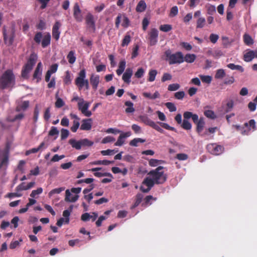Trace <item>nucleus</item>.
Masks as SVG:
<instances>
[{
    "mask_svg": "<svg viewBox=\"0 0 257 257\" xmlns=\"http://www.w3.org/2000/svg\"><path fill=\"white\" fill-rule=\"evenodd\" d=\"M163 169V167L160 166L147 174L140 187L142 192L147 193L155 184H162L166 181L167 177Z\"/></svg>",
    "mask_w": 257,
    "mask_h": 257,
    "instance_id": "obj_1",
    "label": "nucleus"
},
{
    "mask_svg": "<svg viewBox=\"0 0 257 257\" xmlns=\"http://www.w3.org/2000/svg\"><path fill=\"white\" fill-rule=\"evenodd\" d=\"M15 84V76L11 70L6 71L0 78V87L2 88L12 87Z\"/></svg>",
    "mask_w": 257,
    "mask_h": 257,
    "instance_id": "obj_2",
    "label": "nucleus"
},
{
    "mask_svg": "<svg viewBox=\"0 0 257 257\" xmlns=\"http://www.w3.org/2000/svg\"><path fill=\"white\" fill-rule=\"evenodd\" d=\"M165 55L170 64H180L184 62V56L181 52L172 54L171 50L169 49L165 51Z\"/></svg>",
    "mask_w": 257,
    "mask_h": 257,
    "instance_id": "obj_3",
    "label": "nucleus"
},
{
    "mask_svg": "<svg viewBox=\"0 0 257 257\" xmlns=\"http://www.w3.org/2000/svg\"><path fill=\"white\" fill-rule=\"evenodd\" d=\"M75 82L79 90L81 89L84 87H85L86 89H89V82L86 78V71L84 69H82L79 72L78 76L75 79Z\"/></svg>",
    "mask_w": 257,
    "mask_h": 257,
    "instance_id": "obj_4",
    "label": "nucleus"
},
{
    "mask_svg": "<svg viewBox=\"0 0 257 257\" xmlns=\"http://www.w3.org/2000/svg\"><path fill=\"white\" fill-rule=\"evenodd\" d=\"M37 58L38 56L37 54L33 53L31 55L27 63L25 65L22 70V76L23 78H27L28 77V74L35 64Z\"/></svg>",
    "mask_w": 257,
    "mask_h": 257,
    "instance_id": "obj_5",
    "label": "nucleus"
},
{
    "mask_svg": "<svg viewBox=\"0 0 257 257\" xmlns=\"http://www.w3.org/2000/svg\"><path fill=\"white\" fill-rule=\"evenodd\" d=\"M89 105V102L85 101L84 99H80L79 102H78L79 110L83 114L87 117L92 115L91 112L88 110Z\"/></svg>",
    "mask_w": 257,
    "mask_h": 257,
    "instance_id": "obj_6",
    "label": "nucleus"
},
{
    "mask_svg": "<svg viewBox=\"0 0 257 257\" xmlns=\"http://www.w3.org/2000/svg\"><path fill=\"white\" fill-rule=\"evenodd\" d=\"M139 118L140 121L145 124L149 125L159 132H163V130L155 122L150 119L147 116L141 115L139 116Z\"/></svg>",
    "mask_w": 257,
    "mask_h": 257,
    "instance_id": "obj_7",
    "label": "nucleus"
},
{
    "mask_svg": "<svg viewBox=\"0 0 257 257\" xmlns=\"http://www.w3.org/2000/svg\"><path fill=\"white\" fill-rule=\"evenodd\" d=\"M121 22V25L124 28H127L130 24L128 19L124 14H119L116 17L115 20V26L118 28L120 23Z\"/></svg>",
    "mask_w": 257,
    "mask_h": 257,
    "instance_id": "obj_8",
    "label": "nucleus"
},
{
    "mask_svg": "<svg viewBox=\"0 0 257 257\" xmlns=\"http://www.w3.org/2000/svg\"><path fill=\"white\" fill-rule=\"evenodd\" d=\"M159 32L156 29H152L148 34L149 44L151 46L155 45L158 42Z\"/></svg>",
    "mask_w": 257,
    "mask_h": 257,
    "instance_id": "obj_9",
    "label": "nucleus"
},
{
    "mask_svg": "<svg viewBox=\"0 0 257 257\" xmlns=\"http://www.w3.org/2000/svg\"><path fill=\"white\" fill-rule=\"evenodd\" d=\"M207 149L210 153L214 155H219L223 151V148L222 146L215 144L207 145Z\"/></svg>",
    "mask_w": 257,
    "mask_h": 257,
    "instance_id": "obj_10",
    "label": "nucleus"
},
{
    "mask_svg": "<svg viewBox=\"0 0 257 257\" xmlns=\"http://www.w3.org/2000/svg\"><path fill=\"white\" fill-rule=\"evenodd\" d=\"M14 31L12 28L8 29H5L4 31V36L5 43L8 45H11L13 41Z\"/></svg>",
    "mask_w": 257,
    "mask_h": 257,
    "instance_id": "obj_11",
    "label": "nucleus"
},
{
    "mask_svg": "<svg viewBox=\"0 0 257 257\" xmlns=\"http://www.w3.org/2000/svg\"><path fill=\"white\" fill-rule=\"evenodd\" d=\"M8 159V150L7 149L0 150V168L7 165Z\"/></svg>",
    "mask_w": 257,
    "mask_h": 257,
    "instance_id": "obj_12",
    "label": "nucleus"
},
{
    "mask_svg": "<svg viewBox=\"0 0 257 257\" xmlns=\"http://www.w3.org/2000/svg\"><path fill=\"white\" fill-rule=\"evenodd\" d=\"M86 23L87 28L92 32H94L95 30V21L94 20L93 16L90 14H88L86 17Z\"/></svg>",
    "mask_w": 257,
    "mask_h": 257,
    "instance_id": "obj_13",
    "label": "nucleus"
},
{
    "mask_svg": "<svg viewBox=\"0 0 257 257\" xmlns=\"http://www.w3.org/2000/svg\"><path fill=\"white\" fill-rule=\"evenodd\" d=\"M42 69V64L41 62H39L33 74V79L36 80L37 82H38L41 79Z\"/></svg>",
    "mask_w": 257,
    "mask_h": 257,
    "instance_id": "obj_14",
    "label": "nucleus"
},
{
    "mask_svg": "<svg viewBox=\"0 0 257 257\" xmlns=\"http://www.w3.org/2000/svg\"><path fill=\"white\" fill-rule=\"evenodd\" d=\"M73 15L74 18L77 22H81L83 20V16L81 11L78 5L76 3L73 8Z\"/></svg>",
    "mask_w": 257,
    "mask_h": 257,
    "instance_id": "obj_15",
    "label": "nucleus"
},
{
    "mask_svg": "<svg viewBox=\"0 0 257 257\" xmlns=\"http://www.w3.org/2000/svg\"><path fill=\"white\" fill-rule=\"evenodd\" d=\"M256 58V52L253 50H247L244 52L243 60L244 61L248 62L251 61L253 58Z\"/></svg>",
    "mask_w": 257,
    "mask_h": 257,
    "instance_id": "obj_16",
    "label": "nucleus"
},
{
    "mask_svg": "<svg viewBox=\"0 0 257 257\" xmlns=\"http://www.w3.org/2000/svg\"><path fill=\"white\" fill-rule=\"evenodd\" d=\"M61 26V23L57 21L54 25L52 28V36L56 39L58 40L59 39L60 31L59 29Z\"/></svg>",
    "mask_w": 257,
    "mask_h": 257,
    "instance_id": "obj_17",
    "label": "nucleus"
},
{
    "mask_svg": "<svg viewBox=\"0 0 257 257\" xmlns=\"http://www.w3.org/2000/svg\"><path fill=\"white\" fill-rule=\"evenodd\" d=\"M79 198L78 195H73L72 193L68 189L66 190L65 192V200L67 202H75Z\"/></svg>",
    "mask_w": 257,
    "mask_h": 257,
    "instance_id": "obj_18",
    "label": "nucleus"
},
{
    "mask_svg": "<svg viewBox=\"0 0 257 257\" xmlns=\"http://www.w3.org/2000/svg\"><path fill=\"white\" fill-rule=\"evenodd\" d=\"M92 120L91 118L84 119L82 121L80 129L83 131H89L92 127Z\"/></svg>",
    "mask_w": 257,
    "mask_h": 257,
    "instance_id": "obj_19",
    "label": "nucleus"
},
{
    "mask_svg": "<svg viewBox=\"0 0 257 257\" xmlns=\"http://www.w3.org/2000/svg\"><path fill=\"white\" fill-rule=\"evenodd\" d=\"M102 170L101 168H94L89 170V171L94 172V175L97 177H102L105 176H111V174L108 172L101 171Z\"/></svg>",
    "mask_w": 257,
    "mask_h": 257,
    "instance_id": "obj_20",
    "label": "nucleus"
},
{
    "mask_svg": "<svg viewBox=\"0 0 257 257\" xmlns=\"http://www.w3.org/2000/svg\"><path fill=\"white\" fill-rule=\"evenodd\" d=\"M90 81L92 88L94 90H96L100 82V77L99 75L92 74L90 78Z\"/></svg>",
    "mask_w": 257,
    "mask_h": 257,
    "instance_id": "obj_21",
    "label": "nucleus"
},
{
    "mask_svg": "<svg viewBox=\"0 0 257 257\" xmlns=\"http://www.w3.org/2000/svg\"><path fill=\"white\" fill-rule=\"evenodd\" d=\"M133 75V70L132 68H127L125 72L122 75V79L124 82L129 84L131 82V78Z\"/></svg>",
    "mask_w": 257,
    "mask_h": 257,
    "instance_id": "obj_22",
    "label": "nucleus"
},
{
    "mask_svg": "<svg viewBox=\"0 0 257 257\" xmlns=\"http://www.w3.org/2000/svg\"><path fill=\"white\" fill-rule=\"evenodd\" d=\"M97 217L98 214L96 212H93L91 215L88 213H85L81 215V219L84 221H87L91 219L94 221Z\"/></svg>",
    "mask_w": 257,
    "mask_h": 257,
    "instance_id": "obj_23",
    "label": "nucleus"
},
{
    "mask_svg": "<svg viewBox=\"0 0 257 257\" xmlns=\"http://www.w3.org/2000/svg\"><path fill=\"white\" fill-rule=\"evenodd\" d=\"M51 35L50 33H45L43 34V39L41 42V45L43 48L48 46L50 43Z\"/></svg>",
    "mask_w": 257,
    "mask_h": 257,
    "instance_id": "obj_24",
    "label": "nucleus"
},
{
    "mask_svg": "<svg viewBox=\"0 0 257 257\" xmlns=\"http://www.w3.org/2000/svg\"><path fill=\"white\" fill-rule=\"evenodd\" d=\"M245 130L244 132H242V134H246V130L247 131H254L255 128V122L253 119H251L248 123H245Z\"/></svg>",
    "mask_w": 257,
    "mask_h": 257,
    "instance_id": "obj_25",
    "label": "nucleus"
},
{
    "mask_svg": "<svg viewBox=\"0 0 257 257\" xmlns=\"http://www.w3.org/2000/svg\"><path fill=\"white\" fill-rule=\"evenodd\" d=\"M35 185V182H31L29 183L26 186L24 184V183H22L21 184L19 185L16 188V190H17V191H22V190H28V189L32 188L33 187H34Z\"/></svg>",
    "mask_w": 257,
    "mask_h": 257,
    "instance_id": "obj_26",
    "label": "nucleus"
},
{
    "mask_svg": "<svg viewBox=\"0 0 257 257\" xmlns=\"http://www.w3.org/2000/svg\"><path fill=\"white\" fill-rule=\"evenodd\" d=\"M73 209V206H70L69 209L65 210L63 212V218H65V223L68 224L69 222V216Z\"/></svg>",
    "mask_w": 257,
    "mask_h": 257,
    "instance_id": "obj_27",
    "label": "nucleus"
},
{
    "mask_svg": "<svg viewBox=\"0 0 257 257\" xmlns=\"http://www.w3.org/2000/svg\"><path fill=\"white\" fill-rule=\"evenodd\" d=\"M196 59V55L194 54H187L184 56V62H186L189 63H192L194 62Z\"/></svg>",
    "mask_w": 257,
    "mask_h": 257,
    "instance_id": "obj_28",
    "label": "nucleus"
},
{
    "mask_svg": "<svg viewBox=\"0 0 257 257\" xmlns=\"http://www.w3.org/2000/svg\"><path fill=\"white\" fill-rule=\"evenodd\" d=\"M126 66L125 60H123L119 62L118 68L116 70V73L118 75H120L124 71Z\"/></svg>",
    "mask_w": 257,
    "mask_h": 257,
    "instance_id": "obj_29",
    "label": "nucleus"
},
{
    "mask_svg": "<svg viewBox=\"0 0 257 257\" xmlns=\"http://www.w3.org/2000/svg\"><path fill=\"white\" fill-rule=\"evenodd\" d=\"M143 95L144 97L151 99H155L160 97V93L157 91H156L153 94H152L150 92H145L143 93Z\"/></svg>",
    "mask_w": 257,
    "mask_h": 257,
    "instance_id": "obj_30",
    "label": "nucleus"
},
{
    "mask_svg": "<svg viewBox=\"0 0 257 257\" xmlns=\"http://www.w3.org/2000/svg\"><path fill=\"white\" fill-rule=\"evenodd\" d=\"M125 105L127 107L125 110L126 113H133L135 111L134 107V104L130 101H127L125 102Z\"/></svg>",
    "mask_w": 257,
    "mask_h": 257,
    "instance_id": "obj_31",
    "label": "nucleus"
},
{
    "mask_svg": "<svg viewBox=\"0 0 257 257\" xmlns=\"http://www.w3.org/2000/svg\"><path fill=\"white\" fill-rule=\"evenodd\" d=\"M147 7L146 4L144 1H141L139 2L136 7V11L138 12H144Z\"/></svg>",
    "mask_w": 257,
    "mask_h": 257,
    "instance_id": "obj_32",
    "label": "nucleus"
},
{
    "mask_svg": "<svg viewBox=\"0 0 257 257\" xmlns=\"http://www.w3.org/2000/svg\"><path fill=\"white\" fill-rule=\"evenodd\" d=\"M69 143L72 147L77 150H80L81 148V141H77L75 139H70L69 141Z\"/></svg>",
    "mask_w": 257,
    "mask_h": 257,
    "instance_id": "obj_33",
    "label": "nucleus"
},
{
    "mask_svg": "<svg viewBox=\"0 0 257 257\" xmlns=\"http://www.w3.org/2000/svg\"><path fill=\"white\" fill-rule=\"evenodd\" d=\"M227 67L231 70H237L240 72H243L244 71L242 66L239 65H235L233 63H230L227 65Z\"/></svg>",
    "mask_w": 257,
    "mask_h": 257,
    "instance_id": "obj_34",
    "label": "nucleus"
},
{
    "mask_svg": "<svg viewBox=\"0 0 257 257\" xmlns=\"http://www.w3.org/2000/svg\"><path fill=\"white\" fill-rule=\"evenodd\" d=\"M157 71L155 69H151L148 73V79L150 82H153L155 80L156 76L157 74Z\"/></svg>",
    "mask_w": 257,
    "mask_h": 257,
    "instance_id": "obj_35",
    "label": "nucleus"
},
{
    "mask_svg": "<svg viewBox=\"0 0 257 257\" xmlns=\"http://www.w3.org/2000/svg\"><path fill=\"white\" fill-rule=\"evenodd\" d=\"M112 162L108 160H102V161H95L90 163V165H108L111 164Z\"/></svg>",
    "mask_w": 257,
    "mask_h": 257,
    "instance_id": "obj_36",
    "label": "nucleus"
},
{
    "mask_svg": "<svg viewBox=\"0 0 257 257\" xmlns=\"http://www.w3.org/2000/svg\"><path fill=\"white\" fill-rule=\"evenodd\" d=\"M67 58L70 64H73L76 61V57L75 56V52L73 51H71L67 55Z\"/></svg>",
    "mask_w": 257,
    "mask_h": 257,
    "instance_id": "obj_37",
    "label": "nucleus"
},
{
    "mask_svg": "<svg viewBox=\"0 0 257 257\" xmlns=\"http://www.w3.org/2000/svg\"><path fill=\"white\" fill-rule=\"evenodd\" d=\"M243 41L245 44L247 45H252L253 41L251 37L247 34H245L243 35Z\"/></svg>",
    "mask_w": 257,
    "mask_h": 257,
    "instance_id": "obj_38",
    "label": "nucleus"
},
{
    "mask_svg": "<svg viewBox=\"0 0 257 257\" xmlns=\"http://www.w3.org/2000/svg\"><path fill=\"white\" fill-rule=\"evenodd\" d=\"M197 124V131L198 133H201L203 130L205 122L202 118H200L199 121L196 123Z\"/></svg>",
    "mask_w": 257,
    "mask_h": 257,
    "instance_id": "obj_39",
    "label": "nucleus"
},
{
    "mask_svg": "<svg viewBox=\"0 0 257 257\" xmlns=\"http://www.w3.org/2000/svg\"><path fill=\"white\" fill-rule=\"evenodd\" d=\"M146 140L141 138H136L132 140L130 143V145L132 146H135L137 147L138 146V144L139 143H143L145 142Z\"/></svg>",
    "mask_w": 257,
    "mask_h": 257,
    "instance_id": "obj_40",
    "label": "nucleus"
},
{
    "mask_svg": "<svg viewBox=\"0 0 257 257\" xmlns=\"http://www.w3.org/2000/svg\"><path fill=\"white\" fill-rule=\"evenodd\" d=\"M225 76V71L222 69H218L215 75V78L216 79H222Z\"/></svg>",
    "mask_w": 257,
    "mask_h": 257,
    "instance_id": "obj_41",
    "label": "nucleus"
},
{
    "mask_svg": "<svg viewBox=\"0 0 257 257\" xmlns=\"http://www.w3.org/2000/svg\"><path fill=\"white\" fill-rule=\"evenodd\" d=\"M234 101L232 99H229L227 100L225 107L226 112L230 111L233 107Z\"/></svg>",
    "mask_w": 257,
    "mask_h": 257,
    "instance_id": "obj_42",
    "label": "nucleus"
},
{
    "mask_svg": "<svg viewBox=\"0 0 257 257\" xmlns=\"http://www.w3.org/2000/svg\"><path fill=\"white\" fill-rule=\"evenodd\" d=\"M45 145V143L44 142L42 143L40 146L37 148H33L31 150L27 151L26 153L27 155H28L31 153H35L39 151L41 148H42Z\"/></svg>",
    "mask_w": 257,
    "mask_h": 257,
    "instance_id": "obj_43",
    "label": "nucleus"
},
{
    "mask_svg": "<svg viewBox=\"0 0 257 257\" xmlns=\"http://www.w3.org/2000/svg\"><path fill=\"white\" fill-rule=\"evenodd\" d=\"M204 114L208 118L210 119H214L216 118V115L214 112L211 110H205Z\"/></svg>",
    "mask_w": 257,
    "mask_h": 257,
    "instance_id": "obj_44",
    "label": "nucleus"
},
{
    "mask_svg": "<svg viewBox=\"0 0 257 257\" xmlns=\"http://www.w3.org/2000/svg\"><path fill=\"white\" fill-rule=\"evenodd\" d=\"M29 106V102L28 101H24L22 102L17 107L18 110H25Z\"/></svg>",
    "mask_w": 257,
    "mask_h": 257,
    "instance_id": "obj_45",
    "label": "nucleus"
},
{
    "mask_svg": "<svg viewBox=\"0 0 257 257\" xmlns=\"http://www.w3.org/2000/svg\"><path fill=\"white\" fill-rule=\"evenodd\" d=\"M199 77L203 82L209 84L212 81V77L209 75H200Z\"/></svg>",
    "mask_w": 257,
    "mask_h": 257,
    "instance_id": "obj_46",
    "label": "nucleus"
},
{
    "mask_svg": "<svg viewBox=\"0 0 257 257\" xmlns=\"http://www.w3.org/2000/svg\"><path fill=\"white\" fill-rule=\"evenodd\" d=\"M43 189L41 187L38 188L36 190H33L30 194V196L32 198H37V196L43 192Z\"/></svg>",
    "mask_w": 257,
    "mask_h": 257,
    "instance_id": "obj_47",
    "label": "nucleus"
},
{
    "mask_svg": "<svg viewBox=\"0 0 257 257\" xmlns=\"http://www.w3.org/2000/svg\"><path fill=\"white\" fill-rule=\"evenodd\" d=\"M206 7L207 8V13L209 15H213L216 12V8L214 6L210 5V4H207L206 6Z\"/></svg>",
    "mask_w": 257,
    "mask_h": 257,
    "instance_id": "obj_48",
    "label": "nucleus"
},
{
    "mask_svg": "<svg viewBox=\"0 0 257 257\" xmlns=\"http://www.w3.org/2000/svg\"><path fill=\"white\" fill-rule=\"evenodd\" d=\"M131 37L130 35L128 34H127L124 37L123 39L122 40L121 46L122 47L127 46L130 42H131Z\"/></svg>",
    "mask_w": 257,
    "mask_h": 257,
    "instance_id": "obj_49",
    "label": "nucleus"
},
{
    "mask_svg": "<svg viewBox=\"0 0 257 257\" xmlns=\"http://www.w3.org/2000/svg\"><path fill=\"white\" fill-rule=\"evenodd\" d=\"M160 30L164 32H168L172 29V26L168 24L162 25L160 26Z\"/></svg>",
    "mask_w": 257,
    "mask_h": 257,
    "instance_id": "obj_50",
    "label": "nucleus"
},
{
    "mask_svg": "<svg viewBox=\"0 0 257 257\" xmlns=\"http://www.w3.org/2000/svg\"><path fill=\"white\" fill-rule=\"evenodd\" d=\"M205 24V19L204 18L200 17L198 18L197 21V28H203Z\"/></svg>",
    "mask_w": 257,
    "mask_h": 257,
    "instance_id": "obj_51",
    "label": "nucleus"
},
{
    "mask_svg": "<svg viewBox=\"0 0 257 257\" xmlns=\"http://www.w3.org/2000/svg\"><path fill=\"white\" fill-rule=\"evenodd\" d=\"M71 77L68 71L66 72L65 76L64 78V82L66 85H69L71 83Z\"/></svg>",
    "mask_w": 257,
    "mask_h": 257,
    "instance_id": "obj_52",
    "label": "nucleus"
},
{
    "mask_svg": "<svg viewBox=\"0 0 257 257\" xmlns=\"http://www.w3.org/2000/svg\"><path fill=\"white\" fill-rule=\"evenodd\" d=\"M180 86L178 83H173L169 85L168 89L170 91H174L179 89Z\"/></svg>",
    "mask_w": 257,
    "mask_h": 257,
    "instance_id": "obj_53",
    "label": "nucleus"
},
{
    "mask_svg": "<svg viewBox=\"0 0 257 257\" xmlns=\"http://www.w3.org/2000/svg\"><path fill=\"white\" fill-rule=\"evenodd\" d=\"M80 126L79 120H74L73 121V125L71 127V130L75 133Z\"/></svg>",
    "mask_w": 257,
    "mask_h": 257,
    "instance_id": "obj_54",
    "label": "nucleus"
},
{
    "mask_svg": "<svg viewBox=\"0 0 257 257\" xmlns=\"http://www.w3.org/2000/svg\"><path fill=\"white\" fill-rule=\"evenodd\" d=\"M162 162L161 160L152 159L149 161V164L151 167H156L161 164Z\"/></svg>",
    "mask_w": 257,
    "mask_h": 257,
    "instance_id": "obj_55",
    "label": "nucleus"
},
{
    "mask_svg": "<svg viewBox=\"0 0 257 257\" xmlns=\"http://www.w3.org/2000/svg\"><path fill=\"white\" fill-rule=\"evenodd\" d=\"M43 35L41 32H38L36 34L34 37V41L38 44L41 43L43 39Z\"/></svg>",
    "mask_w": 257,
    "mask_h": 257,
    "instance_id": "obj_56",
    "label": "nucleus"
},
{
    "mask_svg": "<svg viewBox=\"0 0 257 257\" xmlns=\"http://www.w3.org/2000/svg\"><path fill=\"white\" fill-rule=\"evenodd\" d=\"M145 70L143 68H139L135 74L136 77L140 78L142 77L145 73Z\"/></svg>",
    "mask_w": 257,
    "mask_h": 257,
    "instance_id": "obj_57",
    "label": "nucleus"
},
{
    "mask_svg": "<svg viewBox=\"0 0 257 257\" xmlns=\"http://www.w3.org/2000/svg\"><path fill=\"white\" fill-rule=\"evenodd\" d=\"M64 190L63 188H58L53 189L49 193V196L51 197L55 194H59Z\"/></svg>",
    "mask_w": 257,
    "mask_h": 257,
    "instance_id": "obj_58",
    "label": "nucleus"
},
{
    "mask_svg": "<svg viewBox=\"0 0 257 257\" xmlns=\"http://www.w3.org/2000/svg\"><path fill=\"white\" fill-rule=\"evenodd\" d=\"M115 140L114 138H113L111 136H107L102 139V140L101 141V143L107 144L108 143L113 142L115 141Z\"/></svg>",
    "mask_w": 257,
    "mask_h": 257,
    "instance_id": "obj_59",
    "label": "nucleus"
},
{
    "mask_svg": "<svg viewBox=\"0 0 257 257\" xmlns=\"http://www.w3.org/2000/svg\"><path fill=\"white\" fill-rule=\"evenodd\" d=\"M165 105L171 112L175 111L177 109L175 104L172 102H167L165 103Z\"/></svg>",
    "mask_w": 257,
    "mask_h": 257,
    "instance_id": "obj_60",
    "label": "nucleus"
},
{
    "mask_svg": "<svg viewBox=\"0 0 257 257\" xmlns=\"http://www.w3.org/2000/svg\"><path fill=\"white\" fill-rule=\"evenodd\" d=\"M57 94H56V97L57 99V100L55 102V106L58 108H60L64 106V102L63 101V100L57 97Z\"/></svg>",
    "mask_w": 257,
    "mask_h": 257,
    "instance_id": "obj_61",
    "label": "nucleus"
},
{
    "mask_svg": "<svg viewBox=\"0 0 257 257\" xmlns=\"http://www.w3.org/2000/svg\"><path fill=\"white\" fill-rule=\"evenodd\" d=\"M182 126L183 128L188 130L191 128L192 125L188 120L184 119Z\"/></svg>",
    "mask_w": 257,
    "mask_h": 257,
    "instance_id": "obj_62",
    "label": "nucleus"
},
{
    "mask_svg": "<svg viewBox=\"0 0 257 257\" xmlns=\"http://www.w3.org/2000/svg\"><path fill=\"white\" fill-rule=\"evenodd\" d=\"M117 151H115L114 150H110L108 149L107 150H103L100 152L101 154L103 156H107V155H111L116 152Z\"/></svg>",
    "mask_w": 257,
    "mask_h": 257,
    "instance_id": "obj_63",
    "label": "nucleus"
},
{
    "mask_svg": "<svg viewBox=\"0 0 257 257\" xmlns=\"http://www.w3.org/2000/svg\"><path fill=\"white\" fill-rule=\"evenodd\" d=\"M59 134V131L57 128L55 126H52L49 132V135L50 136H56V137Z\"/></svg>",
    "mask_w": 257,
    "mask_h": 257,
    "instance_id": "obj_64",
    "label": "nucleus"
}]
</instances>
